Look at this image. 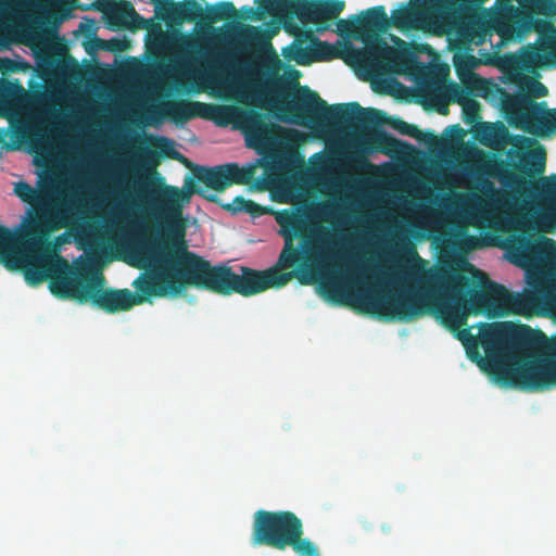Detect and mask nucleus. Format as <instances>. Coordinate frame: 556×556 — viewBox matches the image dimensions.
I'll return each mask as SVG.
<instances>
[{"instance_id":"nucleus-27","label":"nucleus","mask_w":556,"mask_h":556,"mask_svg":"<svg viewBox=\"0 0 556 556\" xmlns=\"http://www.w3.org/2000/svg\"><path fill=\"white\" fill-rule=\"evenodd\" d=\"M0 263L10 270L20 269L22 264L15 250V236L8 227L0 233Z\"/></svg>"},{"instance_id":"nucleus-42","label":"nucleus","mask_w":556,"mask_h":556,"mask_svg":"<svg viewBox=\"0 0 556 556\" xmlns=\"http://www.w3.org/2000/svg\"><path fill=\"white\" fill-rule=\"evenodd\" d=\"M111 51H123L126 48V43L121 39H112L109 41Z\"/></svg>"},{"instance_id":"nucleus-1","label":"nucleus","mask_w":556,"mask_h":556,"mask_svg":"<svg viewBox=\"0 0 556 556\" xmlns=\"http://www.w3.org/2000/svg\"><path fill=\"white\" fill-rule=\"evenodd\" d=\"M406 253L413 262L410 277L418 287L393 294L362 292L355 299L357 312L384 320H412L432 315L466 346L468 357L479 365L485 363L489 366L477 349L478 342L482 343L481 331L477 338L471 333V327H467L471 314L531 317L545 309H556V279L546 274H530L527 278L529 288L513 293L490 280L483 271L476 270L473 276L481 289L469 291V278L465 275L446 267H427V262L412 245ZM485 325L481 324L480 330Z\"/></svg>"},{"instance_id":"nucleus-41","label":"nucleus","mask_w":556,"mask_h":556,"mask_svg":"<svg viewBox=\"0 0 556 556\" xmlns=\"http://www.w3.org/2000/svg\"><path fill=\"white\" fill-rule=\"evenodd\" d=\"M526 93L531 96L534 100V97H545L547 94V88L542 83L533 80L530 84L529 92Z\"/></svg>"},{"instance_id":"nucleus-20","label":"nucleus","mask_w":556,"mask_h":556,"mask_svg":"<svg viewBox=\"0 0 556 556\" xmlns=\"http://www.w3.org/2000/svg\"><path fill=\"white\" fill-rule=\"evenodd\" d=\"M201 102L187 99L166 100L154 106L153 115L160 119H168L176 124H184L192 118L200 117Z\"/></svg>"},{"instance_id":"nucleus-10","label":"nucleus","mask_w":556,"mask_h":556,"mask_svg":"<svg viewBox=\"0 0 556 556\" xmlns=\"http://www.w3.org/2000/svg\"><path fill=\"white\" fill-rule=\"evenodd\" d=\"M250 542L254 547L291 548L296 556H321L318 545L304 536L303 521L291 510H256Z\"/></svg>"},{"instance_id":"nucleus-30","label":"nucleus","mask_w":556,"mask_h":556,"mask_svg":"<svg viewBox=\"0 0 556 556\" xmlns=\"http://www.w3.org/2000/svg\"><path fill=\"white\" fill-rule=\"evenodd\" d=\"M10 139H168L165 136L161 135H152V134H139L132 136H105V135H90V136H66V135H58V136H43V135H25V134H14L10 137Z\"/></svg>"},{"instance_id":"nucleus-49","label":"nucleus","mask_w":556,"mask_h":556,"mask_svg":"<svg viewBox=\"0 0 556 556\" xmlns=\"http://www.w3.org/2000/svg\"><path fill=\"white\" fill-rule=\"evenodd\" d=\"M540 240H541L543 243H545V244H554V241H553V240H551L549 238L544 237V236H543V237H541V239H540Z\"/></svg>"},{"instance_id":"nucleus-7","label":"nucleus","mask_w":556,"mask_h":556,"mask_svg":"<svg viewBox=\"0 0 556 556\" xmlns=\"http://www.w3.org/2000/svg\"><path fill=\"white\" fill-rule=\"evenodd\" d=\"M281 111L282 121L306 128L309 134L290 130L280 139H383V111L363 108L354 101L329 105L308 87L292 92Z\"/></svg>"},{"instance_id":"nucleus-44","label":"nucleus","mask_w":556,"mask_h":556,"mask_svg":"<svg viewBox=\"0 0 556 556\" xmlns=\"http://www.w3.org/2000/svg\"><path fill=\"white\" fill-rule=\"evenodd\" d=\"M305 54L306 52L304 49L298 48V55L294 56L298 64L303 65L307 63L306 61H304Z\"/></svg>"},{"instance_id":"nucleus-28","label":"nucleus","mask_w":556,"mask_h":556,"mask_svg":"<svg viewBox=\"0 0 556 556\" xmlns=\"http://www.w3.org/2000/svg\"><path fill=\"white\" fill-rule=\"evenodd\" d=\"M471 134V139H530L525 135L510 134L503 122H481Z\"/></svg>"},{"instance_id":"nucleus-36","label":"nucleus","mask_w":556,"mask_h":556,"mask_svg":"<svg viewBox=\"0 0 556 556\" xmlns=\"http://www.w3.org/2000/svg\"><path fill=\"white\" fill-rule=\"evenodd\" d=\"M462 105L463 121L466 125L470 126L471 130L476 128L481 121V104L473 98H465L462 101H453Z\"/></svg>"},{"instance_id":"nucleus-31","label":"nucleus","mask_w":556,"mask_h":556,"mask_svg":"<svg viewBox=\"0 0 556 556\" xmlns=\"http://www.w3.org/2000/svg\"><path fill=\"white\" fill-rule=\"evenodd\" d=\"M419 144L427 147L435 146H450V147H464V146H483L491 149H501L508 146L511 147H532L540 143V141H417Z\"/></svg>"},{"instance_id":"nucleus-22","label":"nucleus","mask_w":556,"mask_h":556,"mask_svg":"<svg viewBox=\"0 0 556 556\" xmlns=\"http://www.w3.org/2000/svg\"><path fill=\"white\" fill-rule=\"evenodd\" d=\"M104 14L110 28L114 30L134 29L137 22H143L132 3L127 0L109 1Z\"/></svg>"},{"instance_id":"nucleus-2","label":"nucleus","mask_w":556,"mask_h":556,"mask_svg":"<svg viewBox=\"0 0 556 556\" xmlns=\"http://www.w3.org/2000/svg\"><path fill=\"white\" fill-rule=\"evenodd\" d=\"M162 141H0V157L4 153L23 151L33 156L37 172L36 188L21 180L14 182L13 192L30 207L26 212L21 239L30 250L39 251L50 245V237L74 225L83 215L81 199L71 192L55 199L56 175L54 168L64 157L66 147L110 146L135 147L136 143H161Z\"/></svg>"},{"instance_id":"nucleus-8","label":"nucleus","mask_w":556,"mask_h":556,"mask_svg":"<svg viewBox=\"0 0 556 556\" xmlns=\"http://www.w3.org/2000/svg\"><path fill=\"white\" fill-rule=\"evenodd\" d=\"M368 26L375 29L378 59L383 65V75L400 73L412 55L407 43L393 36L395 48L390 47L381 37L391 26L401 31L424 30L434 35L444 33L446 24L439 0H410L400 9L393 10L389 17L383 5L368 9Z\"/></svg>"},{"instance_id":"nucleus-47","label":"nucleus","mask_w":556,"mask_h":556,"mask_svg":"<svg viewBox=\"0 0 556 556\" xmlns=\"http://www.w3.org/2000/svg\"><path fill=\"white\" fill-rule=\"evenodd\" d=\"M534 170L538 174H541L544 170V163H538L534 165Z\"/></svg>"},{"instance_id":"nucleus-15","label":"nucleus","mask_w":556,"mask_h":556,"mask_svg":"<svg viewBox=\"0 0 556 556\" xmlns=\"http://www.w3.org/2000/svg\"><path fill=\"white\" fill-rule=\"evenodd\" d=\"M308 141H245L250 149L262 154L253 164L266 170L291 173L300 168L305 161L300 148Z\"/></svg>"},{"instance_id":"nucleus-39","label":"nucleus","mask_w":556,"mask_h":556,"mask_svg":"<svg viewBox=\"0 0 556 556\" xmlns=\"http://www.w3.org/2000/svg\"><path fill=\"white\" fill-rule=\"evenodd\" d=\"M15 89L23 90V87L18 83H11L4 78H0V102L11 97Z\"/></svg>"},{"instance_id":"nucleus-3","label":"nucleus","mask_w":556,"mask_h":556,"mask_svg":"<svg viewBox=\"0 0 556 556\" xmlns=\"http://www.w3.org/2000/svg\"><path fill=\"white\" fill-rule=\"evenodd\" d=\"M177 269L181 293L188 287L211 291L216 294L230 295L233 293L251 296L270 288L285 287L292 278L302 286L318 282V292L326 300L338 305H348L357 311L356 296L358 293H345L336 279L326 277L327 263L324 253H315L311 264H301L293 270L282 273L278 264L266 270H256L241 266L237 274L226 264L212 265L210 261L188 250L185 240H174Z\"/></svg>"},{"instance_id":"nucleus-35","label":"nucleus","mask_w":556,"mask_h":556,"mask_svg":"<svg viewBox=\"0 0 556 556\" xmlns=\"http://www.w3.org/2000/svg\"><path fill=\"white\" fill-rule=\"evenodd\" d=\"M455 35L457 36L456 33H455ZM456 42H457V38L452 43L453 48L457 49L458 51H465V53H455L453 56V65H454L455 72L457 74V77L460 78V75L463 77V76L475 73V68L480 64V61L475 55L467 53V51H469L470 48L466 49V50L459 49V48H457Z\"/></svg>"},{"instance_id":"nucleus-17","label":"nucleus","mask_w":556,"mask_h":556,"mask_svg":"<svg viewBox=\"0 0 556 556\" xmlns=\"http://www.w3.org/2000/svg\"><path fill=\"white\" fill-rule=\"evenodd\" d=\"M502 182L509 186L517 192H523L531 187L532 195L538 198L547 208L544 219L551 223L546 231L552 232L556 228V177H544L539 182L528 181L523 176L515 173H507Z\"/></svg>"},{"instance_id":"nucleus-50","label":"nucleus","mask_w":556,"mask_h":556,"mask_svg":"<svg viewBox=\"0 0 556 556\" xmlns=\"http://www.w3.org/2000/svg\"><path fill=\"white\" fill-rule=\"evenodd\" d=\"M151 3L154 4L155 8H160V5L162 4V0H150Z\"/></svg>"},{"instance_id":"nucleus-54","label":"nucleus","mask_w":556,"mask_h":556,"mask_svg":"<svg viewBox=\"0 0 556 556\" xmlns=\"http://www.w3.org/2000/svg\"><path fill=\"white\" fill-rule=\"evenodd\" d=\"M164 35L161 33L159 36V40L161 41L163 39Z\"/></svg>"},{"instance_id":"nucleus-25","label":"nucleus","mask_w":556,"mask_h":556,"mask_svg":"<svg viewBox=\"0 0 556 556\" xmlns=\"http://www.w3.org/2000/svg\"><path fill=\"white\" fill-rule=\"evenodd\" d=\"M488 0H439L445 24L451 20H457L455 27L458 23L471 14L472 8L482 5Z\"/></svg>"},{"instance_id":"nucleus-13","label":"nucleus","mask_w":556,"mask_h":556,"mask_svg":"<svg viewBox=\"0 0 556 556\" xmlns=\"http://www.w3.org/2000/svg\"><path fill=\"white\" fill-rule=\"evenodd\" d=\"M367 18H369L368 9L350 20L341 18L336 24V31L341 37H351L364 43L363 49L353 50V60L368 76L378 78L383 76L384 68L378 59L375 29L368 26Z\"/></svg>"},{"instance_id":"nucleus-45","label":"nucleus","mask_w":556,"mask_h":556,"mask_svg":"<svg viewBox=\"0 0 556 556\" xmlns=\"http://www.w3.org/2000/svg\"><path fill=\"white\" fill-rule=\"evenodd\" d=\"M516 242L520 245V247H526L527 244H529V239L526 238V237H519L516 239Z\"/></svg>"},{"instance_id":"nucleus-38","label":"nucleus","mask_w":556,"mask_h":556,"mask_svg":"<svg viewBox=\"0 0 556 556\" xmlns=\"http://www.w3.org/2000/svg\"><path fill=\"white\" fill-rule=\"evenodd\" d=\"M312 56L316 61L329 60L336 56L334 48L328 42L317 40L312 50Z\"/></svg>"},{"instance_id":"nucleus-46","label":"nucleus","mask_w":556,"mask_h":556,"mask_svg":"<svg viewBox=\"0 0 556 556\" xmlns=\"http://www.w3.org/2000/svg\"><path fill=\"white\" fill-rule=\"evenodd\" d=\"M181 45L185 47H190L191 40L189 37L181 35Z\"/></svg>"},{"instance_id":"nucleus-4","label":"nucleus","mask_w":556,"mask_h":556,"mask_svg":"<svg viewBox=\"0 0 556 556\" xmlns=\"http://www.w3.org/2000/svg\"><path fill=\"white\" fill-rule=\"evenodd\" d=\"M503 5L489 20L471 14L457 27L459 49L481 46L486 37L496 33L501 45L520 41L535 31L536 43H528L518 52L504 56V68L514 76L536 74L538 70L556 67V26L548 20L556 16V0H497Z\"/></svg>"},{"instance_id":"nucleus-52","label":"nucleus","mask_w":556,"mask_h":556,"mask_svg":"<svg viewBox=\"0 0 556 556\" xmlns=\"http://www.w3.org/2000/svg\"><path fill=\"white\" fill-rule=\"evenodd\" d=\"M7 227L0 225V233L5 229Z\"/></svg>"},{"instance_id":"nucleus-12","label":"nucleus","mask_w":556,"mask_h":556,"mask_svg":"<svg viewBox=\"0 0 556 556\" xmlns=\"http://www.w3.org/2000/svg\"><path fill=\"white\" fill-rule=\"evenodd\" d=\"M79 270L80 266L71 267L68 262L59 254L41 256L27 263L23 268L25 280L30 286H38L49 280L51 293L64 300H70L75 286L74 278Z\"/></svg>"},{"instance_id":"nucleus-21","label":"nucleus","mask_w":556,"mask_h":556,"mask_svg":"<svg viewBox=\"0 0 556 556\" xmlns=\"http://www.w3.org/2000/svg\"><path fill=\"white\" fill-rule=\"evenodd\" d=\"M235 128L240 129L244 139H280L279 135L267 134L266 115L258 110L238 105Z\"/></svg>"},{"instance_id":"nucleus-6","label":"nucleus","mask_w":556,"mask_h":556,"mask_svg":"<svg viewBox=\"0 0 556 556\" xmlns=\"http://www.w3.org/2000/svg\"><path fill=\"white\" fill-rule=\"evenodd\" d=\"M136 253L143 262L146 271L132 282L136 293L128 289H104L103 274L90 266H80L74 278L70 300L80 304L90 302L106 313L128 311L150 298H164L181 294L174 241L167 242L160 236L142 237Z\"/></svg>"},{"instance_id":"nucleus-33","label":"nucleus","mask_w":556,"mask_h":556,"mask_svg":"<svg viewBox=\"0 0 556 556\" xmlns=\"http://www.w3.org/2000/svg\"><path fill=\"white\" fill-rule=\"evenodd\" d=\"M238 16L235 4L230 1H220L214 5H207L203 23L213 24L224 20H232Z\"/></svg>"},{"instance_id":"nucleus-40","label":"nucleus","mask_w":556,"mask_h":556,"mask_svg":"<svg viewBox=\"0 0 556 556\" xmlns=\"http://www.w3.org/2000/svg\"><path fill=\"white\" fill-rule=\"evenodd\" d=\"M261 97L262 92L258 90L249 91L247 89H241L238 91L236 99L241 103H250L251 101L260 99Z\"/></svg>"},{"instance_id":"nucleus-14","label":"nucleus","mask_w":556,"mask_h":556,"mask_svg":"<svg viewBox=\"0 0 556 556\" xmlns=\"http://www.w3.org/2000/svg\"><path fill=\"white\" fill-rule=\"evenodd\" d=\"M345 8L343 0H269L267 11L287 13V22L298 17L303 24L312 23L318 31L330 28Z\"/></svg>"},{"instance_id":"nucleus-26","label":"nucleus","mask_w":556,"mask_h":556,"mask_svg":"<svg viewBox=\"0 0 556 556\" xmlns=\"http://www.w3.org/2000/svg\"><path fill=\"white\" fill-rule=\"evenodd\" d=\"M238 105H223L201 102L200 117L213 121L218 126H236Z\"/></svg>"},{"instance_id":"nucleus-23","label":"nucleus","mask_w":556,"mask_h":556,"mask_svg":"<svg viewBox=\"0 0 556 556\" xmlns=\"http://www.w3.org/2000/svg\"><path fill=\"white\" fill-rule=\"evenodd\" d=\"M458 79L462 85L452 83L445 88L444 93L448 101H462L465 98H472V96L486 97L491 88L490 81L476 73L460 76Z\"/></svg>"},{"instance_id":"nucleus-34","label":"nucleus","mask_w":556,"mask_h":556,"mask_svg":"<svg viewBox=\"0 0 556 556\" xmlns=\"http://www.w3.org/2000/svg\"><path fill=\"white\" fill-rule=\"evenodd\" d=\"M220 206L232 214L244 212L253 217H258L268 213V210L265 206H262L252 200L244 199L242 195H238L230 203L220 204Z\"/></svg>"},{"instance_id":"nucleus-24","label":"nucleus","mask_w":556,"mask_h":556,"mask_svg":"<svg viewBox=\"0 0 556 556\" xmlns=\"http://www.w3.org/2000/svg\"><path fill=\"white\" fill-rule=\"evenodd\" d=\"M240 28L239 39L244 48L257 51L273 49L271 37L279 30V27H275L269 31L252 25H241Z\"/></svg>"},{"instance_id":"nucleus-18","label":"nucleus","mask_w":556,"mask_h":556,"mask_svg":"<svg viewBox=\"0 0 556 556\" xmlns=\"http://www.w3.org/2000/svg\"><path fill=\"white\" fill-rule=\"evenodd\" d=\"M381 137L394 138L388 130L412 139H465L467 131L458 124L447 126L441 135L432 129L420 130L416 125L409 124L397 116H391L383 111ZM395 139H397L395 137Z\"/></svg>"},{"instance_id":"nucleus-55","label":"nucleus","mask_w":556,"mask_h":556,"mask_svg":"<svg viewBox=\"0 0 556 556\" xmlns=\"http://www.w3.org/2000/svg\"><path fill=\"white\" fill-rule=\"evenodd\" d=\"M0 45L4 46V40L0 37Z\"/></svg>"},{"instance_id":"nucleus-51","label":"nucleus","mask_w":556,"mask_h":556,"mask_svg":"<svg viewBox=\"0 0 556 556\" xmlns=\"http://www.w3.org/2000/svg\"><path fill=\"white\" fill-rule=\"evenodd\" d=\"M0 63H11L8 59H0Z\"/></svg>"},{"instance_id":"nucleus-53","label":"nucleus","mask_w":556,"mask_h":556,"mask_svg":"<svg viewBox=\"0 0 556 556\" xmlns=\"http://www.w3.org/2000/svg\"><path fill=\"white\" fill-rule=\"evenodd\" d=\"M0 139H7V135L0 134Z\"/></svg>"},{"instance_id":"nucleus-16","label":"nucleus","mask_w":556,"mask_h":556,"mask_svg":"<svg viewBox=\"0 0 556 556\" xmlns=\"http://www.w3.org/2000/svg\"><path fill=\"white\" fill-rule=\"evenodd\" d=\"M457 198L464 200L469 215L478 222H490L506 212L510 208L514 199L510 192L496 188L490 180L482 182L480 193L458 194Z\"/></svg>"},{"instance_id":"nucleus-19","label":"nucleus","mask_w":556,"mask_h":556,"mask_svg":"<svg viewBox=\"0 0 556 556\" xmlns=\"http://www.w3.org/2000/svg\"><path fill=\"white\" fill-rule=\"evenodd\" d=\"M157 16L175 25H181L185 22H202L205 14L203 8L197 0H184L175 2L174 0H162L160 8H155Z\"/></svg>"},{"instance_id":"nucleus-37","label":"nucleus","mask_w":556,"mask_h":556,"mask_svg":"<svg viewBox=\"0 0 556 556\" xmlns=\"http://www.w3.org/2000/svg\"><path fill=\"white\" fill-rule=\"evenodd\" d=\"M326 147L331 146H356V147H372V148H406V141H318Z\"/></svg>"},{"instance_id":"nucleus-9","label":"nucleus","mask_w":556,"mask_h":556,"mask_svg":"<svg viewBox=\"0 0 556 556\" xmlns=\"http://www.w3.org/2000/svg\"><path fill=\"white\" fill-rule=\"evenodd\" d=\"M277 223L280 226V235L285 239V247L279 255L278 265L280 267L290 268L301 264H311L312 257L315 253H324L326 255L327 270L326 277L336 279L338 285L348 293L358 292H372L369 289H357L354 290L353 286V273L350 269L340 270L334 273V262L337 261L336 254L330 249V245L324 241L321 244L309 248V241L307 237V225L304 216L294 212L283 211L278 214Z\"/></svg>"},{"instance_id":"nucleus-43","label":"nucleus","mask_w":556,"mask_h":556,"mask_svg":"<svg viewBox=\"0 0 556 556\" xmlns=\"http://www.w3.org/2000/svg\"><path fill=\"white\" fill-rule=\"evenodd\" d=\"M219 61L222 64H224L227 67H235L236 63L233 61V58L230 54H220Z\"/></svg>"},{"instance_id":"nucleus-48","label":"nucleus","mask_w":556,"mask_h":556,"mask_svg":"<svg viewBox=\"0 0 556 556\" xmlns=\"http://www.w3.org/2000/svg\"><path fill=\"white\" fill-rule=\"evenodd\" d=\"M468 241L470 242L471 248H476L477 243L479 242V239L476 237H468Z\"/></svg>"},{"instance_id":"nucleus-11","label":"nucleus","mask_w":556,"mask_h":556,"mask_svg":"<svg viewBox=\"0 0 556 556\" xmlns=\"http://www.w3.org/2000/svg\"><path fill=\"white\" fill-rule=\"evenodd\" d=\"M501 92V111L509 126L521 129L534 137L547 138L556 135V109H548L547 103L536 102L522 91Z\"/></svg>"},{"instance_id":"nucleus-29","label":"nucleus","mask_w":556,"mask_h":556,"mask_svg":"<svg viewBox=\"0 0 556 556\" xmlns=\"http://www.w3.org/2000/svg\"><path fill=\"white\" fill-rule=\"evenodd\" d=\"M78 0H53L52 10L47 13L45 23L52 29H58L59 26L66 20L72 17V11L75 8L88 10L90 7L77 3Z\"/></svg>"},{"instance_id":"nucleus-5","label":"nucleus","mask_w":556,"mask_h":556,"mask_svg":"<svg viewBox=\"0 0 556 556\" xmlns=\"http://www.w3.org/2000/svg\"><path fill=\"white\" fill-rule=\"evenodd\" d=\"M176 141H173L175 143ZM143 143H136L142 146ZM162 148L163 152L178 160L191 169L192 175L187 176L184 187L167 185L163 177H157L155 182L143 178H134L123 192V200L127 206L137 210H146L149 215L163 226L167 239L173 242L184 240V206L191 201L193 194L201 195L205 200L218 203L219 198L215 193L197 185H204L206 189L223 192L232 185H249L255 179L257 164H248L240 167L237 163H226L217 166H202L192 164L186 156L168 147L172 142L146 143Z\"/></svg>"},{"instance_id":"nucleus-32","label":"nucleus","mask_w":556,"mask_h":556,"mask_svg":"<svg viewBox=\"0 0 556 556\" xmlns=\"http://www.w3.org/2000/svg\"><path fill=\"white\" fill-rule=\"evenodd\" d=\"M254 2L257 4V8L254 9L249 5H244L240 9V17L245 21H261L265 18L266 15H270L273 17H276L281 23L285 24V28L288 29L287 24V13L279 12V11H267L264 8L268 7L269 0H254Z\"/></svg>"}]
</instances>
